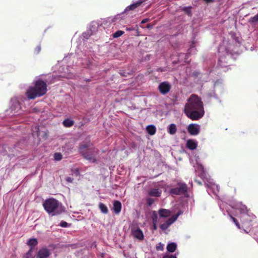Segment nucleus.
<instances>
[{
	"instance_id": "31",
	"label": "nucleus",
	"mask_w": 258,
	"mask_h": 258,
	"mask_svg": "<svg viewBox=\"0 0 258 258\" xmlns=\"http://www.w3.org/2000/svg\"><path fill=\"white\" fill-rule=\"evenodd\" d=\"M147 203L149 206H151L154 203V200L151 198L147 199Z\"/></svg>"
},
{
	"instance_id": "32",
	"label": "nucleus",
	"mask_w": 258,
	"mask_h": 258,
	"mask_svg": "<svg viewBox=\"0 0 258 258\" xmlns=\"http://www.w3.org/2000/svg\"><path fill=\"white\" fill-rule=\"evenodd\" d=\"M163 258H177L176 256L173 255H165Z\"/></svg>"
},
{
	"instance_id": "18",
	"label": "nucleus",
	"mask_w": 258,
	"mask_h": 258,
	"mask_svg": "<svg viewBox=\"0 0 258 258\" xmlns=\"http://www.w3.org/2000/svg\"><path fill=\"white\" fill-rule=\"evenodd\" d=\"M147 131L150 135H154L156 133V128L153 125H150L147 127Z\"/></svg>"
},
{
	"instance_id": "35",
	"label": "nucleus",
	"mask_w": 258,
	"mask_h": 258,
	"mask_svg": "<svg viewBox=\"0 0 258 258\" xmlns=\"http://www.w3.org/2000/svg\"><path fill=\"white\" fill-rule=\"evenodd\" d=\"M75 174L76 176H78L80 175V171L78 168L75 169Z\"/></svg>"
},
{
	"instance_id": "13",
	"label": "nucleus",
	"mask_w": 258,
	"mask_h": 258,
	"mask_svg": "<svg viewBox=\"0 0 258 258\" xmlns=\"http://www.w3.org/2000/svg\"><path fill=\"white\" fill-rule=\"evenodd\" d=\"M121 204L118 201H115L113 204V210L115 214H119L121 210Z\"/></svg>"
},
{
	"instance_id": "34",
	"label": "nucleus",
	"mask_w": 258,
	"mask_h": 258,
	"mask_svg": "<svg viewBox=\"0 0 258 258\" xmlns=\"http://www.w3.org/2000/svg\"><path fill=\"white\" fill-rule=\"evenodd\" d=\"M183 10L185 12V13L187 14H191V12H190V10L189 9L187 8H185Z\"/></svg>"
},
{
	"instance_id": "22",
	"label": "nucleus",
	"mask_w": 258,
	"mask_h": 258,
	"mask_svg": "<svg viewBox=\"0 0 258 258\" xmlns=\"http://www.w3.org/2000/svg\"><path fill=\"white\" fill-rule=\"evenodd\" d=\"M248 22L252 24L258 23V14L255 15L254 16L251 17L249 19Z\"/></svg>"
},
{
	"instance_id": "25",
	"label": "nucleus",
	"mask_w": 258,
	"mask_h": 258,
	"mask_svg": "<svg viewBox=\"0 0 258 258\" xmlns=\"http://www.w3.org/2000/svg\"><path fill=\"white\" fill-rule=\"evenodd\" d=\"M33 249V248L31 247L29 250L26 253V255L24 256V258H34L32 254Z\"/></svg>"
},
{
	"instance_id": "20",
	"label": "nucleus",
	"mask_w": 258,
	"mask_h": 258,
	"mask_svg": "<svg viewBox=\"0 0 258 258\" xmlns=\"http://www.w3.org/2000/svg\"><path fill=\"white\" fill-rule=\"evenodd\" d=\"M99 208L104 214H107L108 213V210L107 206L102 203H100L99 204Z\"/></svg>"
},
{
	"instance_id": "19",
	"label": "nucleus",
	"mask_w": 258,
	"mask_h": 258,
	"mask_svg": "<svg viewBox=\"0 0 258 258\" xmlns=\"http://www.w3.org/2000/svg\"><path fill=\"white\" fill-rule=\"evenodd\" d=\"M62 123L64 126L69 127L74 125V121L70 118H67L63 120Z\"/></svg>"
},
{
	"instance_id": "40",
	"label": "nucleus",
	"mask_w": 258,
	"mask_h": 258,
	"mask_svg": "<svg viewBox=\"0 0 258 258\" xmlns=\"http://www.w3.org/2000/svg\"><path fill=\"white\" fill-rule=\"evenodd\" d=\"M206 3H211L214 1V0H204Z\"/></svg>"
},
{
	"instance_id": "4",
	"label": "nucleus",
	"mask_w": 258,
	"mask_h": 258,
	"mask_svg": "<svg viewBox=\"0 0 258 258\" xmlns=\"http://www.w3.org/2000/svg\"><path fill=\"white\" fill-rule=\"evenodd\" d=\"M43 207L51 216L58 215L65 212V208L62 204L52 198L46 199L43 203Z\"/></svg>"
},
{
	"instance_id": "28",
	"label": "nucleus",
	"mask_w": 258,
	"mask_h": 258,
	"mask_svg": "<svg viewBox=\"0 0 258 258\" xmlns=\"http://www.w3.org/2000/svg\"><path fill=\"white\" fill-rule=\"evenodd\" d=\"M157 250H163L164 249V244L161 243V242L159 243L158 245L156 246Z\"/></svg>"
},
{
	"instance_id": "44",
	"label": "nucleus",
	"mask_w": 258,
	"mask_h": 258,
	"mask_svg": "<svg viewBox=\"0 0 258 258\" xmlns=\"http://www.w3.org/2000/svg\"><path fill=\"white\" fill-rule=\"evenodd\" d=\"M101 256H102V257L103 256V253H102Z\"/></svg>"
},
{
	"instance_id": "1",
	"label": "nucleus",
	"mask_w": 258,
	"mask_h": 258,
	"mask_svg": "<svg viewBox=\"0 0 258 258\" xmlns=\"http://www.w3.org/2000/svg\"><path fill=\"white\" fill-rule=\"evenodd\" d=\"M184 113L190 119L197 120L204 115L203 103L197 95L192 94L184 106Z\"/></svg>"
},
{
	"instance_id": "26",
	"label": "nucleus",
	"mask_w": 258,
	"mask_h": 258,
	"mask_svg": "<svg viewBox=\"0 0 258 258\" xmlns=\"http://www.w3.org/2000/svg\"><path fill=\"white\" fill-rule=\"evenodd\" d=\"M62 156L60 153H55L54 154V158L56 161H60L61 160Z\"/></svg>"
},
{
	"instance_id": "10",
	"label": "nucleus",
	"mask_w": 258,
	"mask_h": 258,
	"mask_svg": "<svg viewBox=\"0 0 258 258\" xmlns=\"http://www.w3.org/2000/svg\"><path fill=\"white\" fill-rule=\"evenodd\" d=\"M187 131L191 135H198L200 133V125L194 123L190 124L187 127Z\"/></svg>"
},
{
	"instance_id": "8",
	"label": "nucleus",
	"mask_w": 258,
	"mask_h": 258,
	"mask_svg": "<svg viewBox=\"0 0 258 258\" xmlns=\"http://www.w3.org/2000/svg\"><path fill=\"white\" fill-rule=\"evenodd\" d=\"M179 215V214L177 213V214L169 218L165 223L160 225V228L162 230H165L167 229L172 224H173L177 220Z\"/></svg>"
},
{
	"instance_id": "38",
	"label": "nucleus",
	"mask_w": 258,
	"mask_h": 258,
	"mask_svg": "<svg viewBox=\"0 0 258 258\" xmlns=\"http://www.w3.org/2000/svg\"><path fill=\"white\" fill-rule=\"evenodd\" d=\"M253 231L254 232L255 234H258V226L256 227L253 228Z\"/></svg>"
},
{
	"instance_id": "11",
	"label": "nucleus",
	"mask_w": 258,
	"mask_h": 258,
	"mask_svg": "<svg viewBox=\"0 0 258 258\" xmlns=\"http://www.w3.org/2000/svg\"><path fill=\"white\" fill-rule=\"evenodd\" d=\"M50 254L48 249L42 248L39 249L37 253L38 258H47Z\"/></svg>"
},
{
	"instance_id": "39",
	"label": "nucleus",
	"mask_w": 258,
	"mask_h": 258,
	"mask_svg": "<svg viewBox=\"0 0 258 258\" xmlns=\"http://www.w3.org/2000/svg\"><path fill=\"white\" fill-rule=\"evenodd\" d=\"M146 28L149 29H151L152 28V25H151L150 24H147V25L146 26Z\"/></svg>"
},
{
	"instance_id": "24",
	"label": "nucleus",
	"mask_w": 258,
	"mask_h": 258,
	"mask_svg": "<svg viewBox=\"0 0 258 258\" xmlns=\"http://www.w3.org/2000/svg\"><path fill=\"white\" fill-rule=\"evenodd\" d=\"M124 33L123 31L118 30L112 34V36L113 38H118L123 35Z\"/></svg>"
},
{
	"instance_id": "9",
	"label": "nucleus",
	"mask_w": 258,
	"mask_h": 258,
	"mask_svg": "<svg viewBox=\"0 0 258 258\" xmlns=\"http://www.w3.org/2000/svg\"><path fill=\"white\" fill-rule=\"evenodd\" d=\"M171 85L168 82H163L160 83L158 86V89L162 94H166L169 92Z\"/></svg>"
},
{
	"instance_id": "29",
	"label": "nucleus",
	"mask_w": 258,
	"mask_h": 258,
	"mask_svg": "<svg viewBox=\"0 0 258 258\" xmlns=\"http://www.w3.org/2000/svg\"><path fill=\"white\" fill-rule=\"evenodd\" d=\"M40 51H41V46L40 45H38L35 47V48L34 49V52L36 54H38L40 52Z\"/></svg>"
},
{
	"instance_id": "41",
	"label": "nucleus",
	"mask_w": 258,
	"mask_h": 258,
	"mask_svg": "<svg viewBox=\"0 0 258 258\" xmlns=\"http://www.w3.org/2000/svg\"><path fill=\"white\" fill-rule=\"evenodd\" d=\"M188 57H189V55L188 54H186L185 55L184 59H188Z\"/></svg>"
},
{
	"instance_id": "16",
	"label": "nucleus",
	"mask_w": 258,
	"mask_h": 258,
	"mask_svg": "<svg viewBox=\"0 0 258 258\" xmlns=\"http://www.w3.org/2000/svg\"><path fill=\"white\" fill-rule=\"evenodd\" d=\"M177 131V127L175 124L172 123L168 127V132L172 135H174Z\"/></svg>"
},
{
	"instance_id": "15",
	"label": "nucleus",
	"mask_w": 258,
	"mask_h": 258,
	"mask_svg": "<svg viewBox=\"0 0 258 258\" xmlns=\"http://www.w3.org/2000/svg\"><path fill=\"white\" fill-rule=\"evenodd\" d=\"M158 213L160 217H168L170 216L171 213V211L167 209H160L158 211Z\"/></svg>"
},
{
	"instance_id": "6",
	"label": "nucleus",
	"mask_w": 258,
	"mask_h": 258,
	"mask_svg": "<svg viewBox=\"0 0 258 258\" xmlns=\"http://www.w3.org/2000/svg\"><path fill=\"white\" fill-rule=\"evenodd\" d=\"M178 187L170 189L169 193L170 195H181L187 192V186L184 183L179 182L177 183Z\"/></svg>"
},
{
	"instance_id": "17",
	"label": "nucleus",
	"mask_w": 258,
	"mask_h": 258,
	"mask_svg": "<svg viewBox=\"0 0 258 258\" xmlns=\"http://www.w3.org/2000/svg\"><path fill=\"white\" fill-rule=\"evenodd\" d=\"M177 245L175 243L171 242L167 246V249L169 252H173L175 251Z\"/></svg>"
},
{
	"instance_id": "3",
	"label": "nucleus",
	"mask_w": 258,
	"mask_h": 258,
	"mask_svg": "<svg viewBox=\"0 0 258 258\" xmlns=\"http://www.w3.org/2000/svg\"><path fill=\"white\" fill-rule=\"evenodd\" d=\"M46 83L42 80H37L33 86H30L26 92L27 97L30 100H33L44 95L47 91Z\"/></svg>"
},
{
	"instance_id": "46",
	"label": "nucleus",
	"mask_w": 258,
	"mask_h": 258,
	"mask_svg": "<svg viewBox=\"0 0 258 258\" xmlns=\"http://www.w3.org/2000/svg\"><path fill=\"white\" fill-rule=\"evenodd\" d=\"M36 128H37L38 130L39 129V127L37 126H36Z\"/></svg>"
},
{
	"instance_id": "12",
	"label": "nucleus",
	"mask_w": 258,
	"mask_h": 258,
	"mask_svg": "<svg viewBox=\"0 0 258 258\" xmlns=\"http://www.w3.org/2000/svg\"><path fill=\"white\" fill-rule=\"evenodd\" d=\"M162 194V190L159 188H153L149 189L148 194L151 197H159Z\"/></svg>"
},
{
	"instance_id": "21",
	"label": "nucleus",
	"mask_w": 258,
	"mask_h": 258,
	"mask_svg": "<svg viewBox=\"0 0 258 258\" xmlns=\"http://www.w3.org/2000/svg\"><path fill=\"white\" fill-rule=\"evenodd\" d=\"M38 244V241L36 238H31L27 242V244L32 247V246L36 245Z\"/></svg>"
},
{
	"instance_id": "43",
	"label": "nucleus",
	"mask_w": 258,
	"mask_h": 258,
	"mask_svg": "<svg viewBox=\"0 0 258 258\" xmlns=\"http://www.w3.org/2000/svg\"><path fill=\"white\" fill-rule=\"evenodd\" d=\"M86 82H90V79H88V80H86Z\"/></svg>"
},
{
	"instance_id": "45",
	"label": "nucleus",
	"mask_w": 258,
	"mask_h": 258,
	"mask_svg": "<svg viewBox=\"0 0 258 258\" xmlns=\"http://www.w3.org/2000/svg\"><path fill=\"white\" fill-rule=\"evenodd\" d=\"M101 256H102V257L103 256V253H102Z\"/></svg>"
},
{
	"instance_id": "14",
	"label": "nucleus",
	"mask_w": 258,
	"mask_h": 258,
	"mask_svg": "<svg viewBox=\"0 0 258 258\" xmlns=\"http://www.w3.org/2000/svg\"><path fill=\"white\" fill-rule=\"evenodd\" d=\"M186 147L191 150H194L197 148V143L193 140L189 139L187 140L186 144Z\"/></svg>"
},
{
	"instance_id": "5",
	"label": "nucleus",
	"mask_w": 258,
	"mask_h": 258,
	"mask_svg": "<svg viewBox=\"0 0 258 258\" xmlns=\"http://www.w3.org/2000/svg\"><path fill=\"white\" fill-rule=\"evenodd\" d=\"M245 209H246V207L245 206H243V208H241L243 212L241 213L240 221L242 223V227L243 228L248 229L251 226V222L252 221V217L249 215L247 213L244 212Z\"/></svg>"
},
{
	"instance_id": "27",
	"label": "nucleus",
	"mask_w": 258,
	"mask_h": 258,
	"mask_svg": "<svg viewBox=\"0 0 258 258\" xmlns=\"http://www.w3.org/2000/svg\"><path fill=\"white\" fill-rule=\"evenodd\" d=\"M230 218L232 220L233 222L235 223L236 226L238 229H240V225L239 222H238L237 220L234 217H232L231 215L230 216Z\"/></svg>"
},
{
	"instance_id": "7",
	"label": "nucleus",
	"mask_w": 258,
	"mask_h": 258,
	"mask_svg": "<svg viewBox=\"0 0 258 258\" xmlns=\"http://www.w3.org/2000/svg\"><path fill=\"white\" fill-rule=\"evenodd\" d=\"M131 234L135 238L139 240L142 241L144 239L143 232L138 226H132Z\"/></svg>"
},
{
	"instance_id": "2",
	"label": "nucleus",
	"mask_w": 258,
	"mask_h": 258,
	"mask_svg": "<svg viewBox=\"0 0 258 258\" xmlns=\"http://www.w3.org/2000/svg\"><path fill=\"white\" fill-rule=\"evenodd\" d=\"M79 151L81 155L89 162H97V155L99 153L98 149L93 146L90 142L80 144Z\"/></svg>"
},
{
	"instance_id": "23",
	"label": "nucleus",
	"mask_w": 258,
	"mask_h": 258,
	"mask_svg": "<svg viewBox=\"0 0 258 258\" xmlns=\"http://www.w3.org/2000/svg\"><path fill=\"white\" fill-rule=\"evenodd\" d=\"M153 223H157L158 215L156 211H153L152 215Z\"/></svg>"
},
{
	"instance_id": "37",
	"label": "nucleus",
	"mask_w": 258,
	"mask_h": 258,
	"mask_svg": "<svg viewBox=\"0 0 258 258\" xmlns=\"http://www.w3.org/2000/svg\"><path fill=\"white\" fill-rule=\"evenodd\" d=\"M152 227H153V230H157V223H153V225H152Z\"/></svg>"
},
{
	"instance_id": "30",
	"label": "nucleus",
	"mask_w": 258,
	"mask_h": 258,
	"mask_svg": "<svg viewBox=\"0 0 258 258\" xmlns=\"http://www.w3.org/2000/svg\"><path fill=\"white\" fill-rule=\"evenodd\" d=\"M59 225L62 227H67L68 226V223L65 221H61Z\"/></svg>"
},
{
	"instance_id": "42",
	"label": "nucleus",
	"mask_w": 258,
	"mask_h": 258,
	"mask_svg": "<svg viewBox=\"0 0 258 258\" xmlns=\"http://www.w3.org/2000/svg\"><path fill=\"white\" fill-rule=\"evenodd\" d=\"M36 135H37V136H39V131H37Z\"/></svg>"
},
{
	"instance_id": "36",
	"label": "nucleus",
	"mask_w": 258,
	"mask_h": 258,
	"mask_svg": "<svg viewBox=\"0 0 258 258\" xmlns=\"http://www.w3.org/2000/svg\"><path fill=\"white\" fill-rule=\"evenodd\" d=\"M149 19H148V18L144 19H143V20L142 21L141 23H142V24L146 23H147V22H148L149 21Z\"/></svg>"
},
{
	"instance_id": "33",
	"label": "nucleus",
	"mask_w": 258,
	"mask_h": 258,
	"mask_svg": "<svg viewBox=\"0 0 258 258\" xmlns=\"http://www.w3.org/2000/svg\"><path fill=\"white\" fill-rule=\"evenodd\" d=\"M74 179L71 177H68L66 178V181L68 182L72 183Z\"/></svg>"
}]
</instances>
